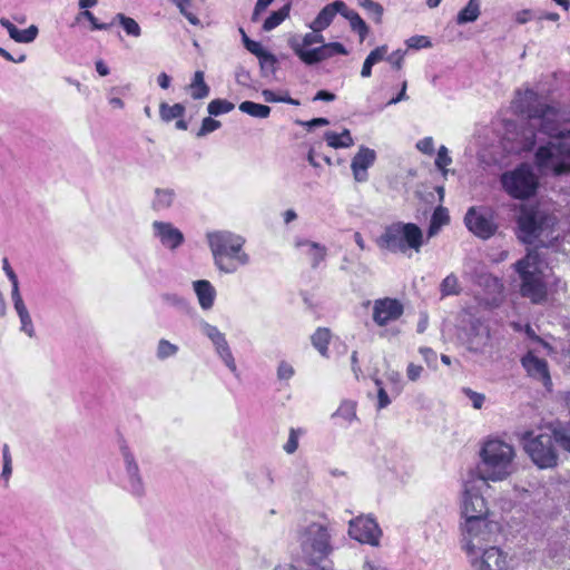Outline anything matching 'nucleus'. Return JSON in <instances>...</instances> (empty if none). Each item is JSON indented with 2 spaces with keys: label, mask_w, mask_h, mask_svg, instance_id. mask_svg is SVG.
Listing matches in <instances>:
<instances>
[{
  "label": "nucleus",
  "mask_w": 570,
  "mask_h": 570,
  "mask_svg": "<svg viewBox=\"0 0 570 570\" xmlns=\"http://www.w3.org/2000/svg\"><path fill=\"white\" fill-rule=\"evenodd\" d=\"M3 272L8 276L9 281L11 282V298L21 295L20 288H19V279L17 274L11 268L9 262L7 258H3Z\"/></svg>",
  "instance_id": "obj_46"
},
{
  "label": "nucleus",
  "mask_w": 570,
  "mask_h": 570,
  "mask_svg": "<svg viewBox=\"0 0 570 570\" xmlns=\"http://www.w3.org/2000/svg\"><path fill=\"white\" fill-rule=\"evenodd\" d=\"M331 537L330 527L320 522H312L301 531V548L309 562H320L331 554L333 551Z\"/></svg>",
  "instance_id": "obj_9"
},
{
  "label": "nucleus",
  "mask_w": 570,
  "mask_h": 570,
  "mask_svg": "<svg viewBox=\"0 0 570 570\" xmlns=\"http://www.w3.org/2000/svg\"><path fill=\"white\" fill-rule=\"evenodd\" d=\"M177 7L179 8L180 13L194 26H198L200 23L199 19L196 14L188 11L187 4L183 3V0H177Z\"/></svg>",
  "instance_id": "obj_58"
},
{
  "label": "nucleus",
  "mask_w": 570,
  "mask_h": 570,
  "mask_svg": "<svg viewBox=\"0 0 570 570\" xmlns=\"http://www.w3.org/2000/svg\"><path fill=\"white\" fill-rule=\"evenodd\" d=\"M185 114V107L181 104L168 105L166 102H161L159 106V115L160 118L169 122L173 119L180 118Z\"/></svg>",
  "instance_id": "obj_39"
},
{
  "label": "nucleus",
  "mask_w": 570,
  "mask_h": 570,
  "mask_svg": "<svg viewBox=\"0 0 570 570\" xmlns=\"http://www.w3.org/2000/svg\"><path fill=\"white\" fill-rule=\"evenodd\" d=\"M458 335L462 344L471 353L485 354L491 348L489 325L469 309L462 313Z\"/></svg>",
  "instance_id": "obj_8"
},
{
  "label": "nucleus",
  "mask_w": 570,
  "mask_h": 570,
  "mask_svg": "<svg viewBox=\"0 0 570 570\" xmlns=\"http://www.w3.org/2000/svg\"><path fill=\"white\" fill-rule=\"evenodd\" d=\"M324 139L332 148H347L354 145V140L348 129H344L337 134L335 131H326Z\"/></svg>",
  "instance_id": "obj_30"
},
{
  "label": "nucleus",
  "mask_w": 570,
  "mask_h": 570,
  "mask_svg": "<svg viewBox=\"0 0 570 570\" xmlns=\"http://www.w3.org/2000/svg\"><path fill=\"white\" fill-rule=\"evenodd\" d=\"M422 372L423 367L421 365L410 363L406 368V376L410 381L415 382L420 379Z\"/></svg>",
  "instance_id": "obj_59"
},
{
  "label": "nucleus",
  "mask_w": 570,
  "mask_h": 570,
  "mask_svg": "<svg viewBox=\"0 0 570 570\" xmlns=\"http://www.w3.org/2000/svg\"><path fill=\"white\" fill-rule=\"evenodd\" d=\"M238 109L242 112L258 119H266L271 115V108L267 105H262L249 100L240 102Z\"/></svg>",
  "instance_id": "obj_33"
},
{
  "label": "nucleus",
  "mask_w": 570,
  "mask_h": 570,
  "mask_svg": "<svg viewBox=\"0 0 570 570\" xmlns=\"http://www.w3.org/2000/svg\"><path fill=\"white\" fill-rule=\"evenodd\" d=\"M294 247L296 249H301L302 254H304L309 259L312 268H317L327 256L326 246L304 237H295Z\"/></svg>",
  "instance_id": "obj_23"
},
{
  "label": "nucleus",
  "mask_w": 570,
  "mask_h": 570,
  "mask_svg": "<svg viewBox=\"0 0 570 570\" xmlns=\"http://www.w3.org/2000/svg\"><path fill=\"white\" fill-rule=\"evenodd\" d=\"M556 443L570 452V424L557 428L544 426L523 435L524 451L540 469H550L558 464Z\"/></svg>",
  "instance_id": "obj_2"
},
{
  "label": "nucleus",
  "mask_w": 570,
  "mask_h": 570,
  "mask_svg": "<svg viewBox=\"0 0 570 570\" xmlns=\"http://www.w3.org/2000/svg\"><path fill=\"white\" fill-rule=\"evenodd\" d=\"M191 97L194 99H203L209 95V87L204 80V72L196 71L190 83Z\"/></svg>",
  "instance_id": "obj_37"
},
{
  "label": "nucleus",
  "mask_w": 570,
  "mask_h": 570,
  "mask_svg": "<svg viewBox=\"0 0 570 570\" xmlns=\"http://www.w3.org/2000/svg\"><path fill=\"white\" fill-rule=\"evenodd\" d=\"M424 244L422 229L413 223L397 222L387 226L377 245L392 253L405 254L409 249L420 253Z\"/></svg>",
  "instance_id": "obj_5"
},
{
  "label": "nucleus",
  "mask_w": 570,
  "mask_h": 570,
  "mask_svg": "<svg viewBox=\"0 0 570 570\" xmlns=\"http://www.w3.org/2000/svg\"><path fill=\"white\" fill-rule=\"evenodd\" d=\"M462 393L472 402L474 409L479 410L483 406L485 396L469 387H463Z\"/></svg>",
  "instance_id": "obj_51"
},
{
  "label": "nucleus",
  "mask_w": 570,
  "mask_h": 570,
  "mask_svg": "<svg viewBox=\"0 0 570 570\" xmlns=\"http://www.w3.org/2000/svg\"><path fill=\"white\" fill-rule=\"evenodd\" d=\"M416 148L426 155L434 153V141L432 137H425L416 142Z\"/></svg>",
  "instance_id": "obj_56"
},
{
  "label": "nucleus",
  "mask_w": 570,
  "mask_h": 570,
  "mask_svg": "<svg viewBox=\"0 0 570 570\" xmlns=\"http://www.w3.org/2000/svg\"><path fill=\"white\" fill-rule=\"evenodd\" d=\"M370 304L372 305V320L380 327L396 322L404 313V305L397 298L382 297L366 303V305Z\"/></svg>",
  "instance_id": "obj_16"
},
{
  "label": "nucleus",
  "mask_w": 570,
  "mask_h": 570,
  "mask_svg": "<svg viewBox=\"0 0 570 570\" xmlns=\"http://www.w3.org/2000/svg\"><path fill=\"white\" fill-rule=\"evenodd\" d=\"M234 108H235V105L225 99H214L207 106L208 114L212 116H219V115L228 114Z\"/></svg>",
  "instance_id": "obj_43"
},
{
  "label": "nucleus",
  "mask_w": 570,
  "mask_h": 570,
  "mask_svg": "<svg viewBox=\"0 0 570 570\" xmlns=\"http://www.w3.org/2000/svg\"><path fill=\"white\" fill-rule=\"evenodd\" d=\"M515 112L527 115L528 127L522 132V149L538 142L537 163L544 170L562 174L570 170V108L559 102H546L532 89L518 90L512 101Z\"/></svg>",
  "instance_id": "obj_1"
},
{
  "label": "nucleus",
  "mask_w": 570,
  "mask_h": 570,
  "mask_svg": "<svg viewBox=\"0 0 570 570\" xmlns=\"http://www.w3.org/2000/svg\"><path fill=\"white\" fill-rule=\"evenodd\" d=\"M463 549L469 557L476 556L494 543L500 533L498 522L488 519L461 522Z\"/></svg>",
  "instance_id": "obj_7"
},
{
  "label": "nucleus",
  "mask_w": 570,
  "mask_h": 570,
  "mask_svg": "<svg viewBox=\"0 0 570 570\" xmlns=\"http://www.w3.org/2000/svg\"><path fill=\"white\" fill-rule=\"evenodd\" d=\"M440 293H441L442 297L450 296V295H459L461 293L459 278L454 273L449 274L441 282Z\"/></svg>",
  "instance_id": "obj_41"
},
{
  "label": "nucleus",
  "mask_w": 570,
  "mask_h": 570,
  "mask_svg": "<svg viewBox=\"0 0 570 570\" xmlns=\"http://www.w3.org/2000/svg\"><path fill=\"white\" fill-rule=\"evenodd\" d=\"M376 159L375 150L361 146L358 151L352 158L351 169L353 177L357 183H365L368 179V168L373 166Z\"/></svg>",
  "instance_id": "obj_22"
},
{
  "label": "nucleus",
  "mask_w": 570,
  "mask_h": 570,
  "mask_svg": "<svg viewBox=\"0 0 570 570\" xmlns=\"http://www.w3.org/2000/svg\"><path fill=\"white\" fill-rule=\"evenodd\" d=\"M276 374L279 381H288L295 375V368L289 362L281 361Z\"/></svg>",
  "instance_id": "obj_49"
},
{
  "label": "nucleus",
  "mask_w": 570,
  "mask_h": 570,
  "mask_svg": "<svg viewBox=\"0 0 570 570\" xmlns=\"http://www.w3.org/2000/svg\"><path fill=\"white\" fill-rule=\"evenodd\" d=\"M550 223L551 218H549L543 212L533 208H524L521 210L518 219V237L523 243L532 244L542 234L543 229L550 225Z\"/></svg>",
  "instance_id": "obj_12"
},
{
  "label": "nucleus",
  "mask_w": 570,
  "mask_h": 570,
  "mask_svg": "<svg viewBox=\"0 0 570 570\" xmlns=\"http://www.w3.org/2000/svg\"><path fill=\"white\" fill-rule=\"evenodd\" d=\"M120 455L124 464L120 480L122 490L136 499L144 498L147 492V485L135 454L127 445L121 444Z\"/></svg>",
  "instance_id": "obj_11"
},
{
  "label": "nucleus",
  "mask_w": 570,
  "mask_h": 570,
  "mask_svg": "<svg viewBox=\"0 0 570 570\" xmlns=\"http://www.w3.org/2000/svg\"><path fill=\"white\" fill-rule=\"evenodd\" d=\"M348 535L361 543L377 547L382 531L374 518L360 515L348 522Z\"/></svg>",
  "instance_id": "obj_15"
},
{
  "label": "nucleus",
  "mask_w": 570,
  "mask_h": 570,
  "mask_svg": "<svg viewBox=\"0 0 570 570\" xmlns=\"http://www.w3.org/2000/svg\"><path fill=\"white\" fill-rule=\"evenodd\" d=\"M177 194L174 188L158 187L154 190L151 208L156 212H164L171 208L176 202Z\"/></svg>",
  "instance_id": "obj_29"
},
{
  "label": "nucleus",
  "mask_w": 570,
  "mask_h": 570,
  "mask_svg": "<svg viewBox=\"0 0 570 570\" xmlns=\"http://www.w3.org/2000/svg\"><path fill=\"white\" fill-rule=\"evenodd\" d=\"M291 3L284 4L279 10L272 12L263 23L264 31H272L277 28L285 19L288 18L291 12Z\"/></svg>",
  "instance_id": "obj_34"
},
{
  "label": "nucleus",
  "mask_w": 570,
  "mask_h": 570,
  "mask_svg": "<svg viewBox=\"0 0 570 570\" xmlns=\"http://www.w3.org/2000/svg\"><path fill=\"white\" fill-rule=\"evenodd\" d=\"M342 16L350 21L352 30L357 32L361 41H363L368 33V27L361 16L356 11L350 9L346 4Z\"/></svg>",
  "instance_id": "obj_31"
},
{
  "label": "nucleus",
  "mask_w": 570,
  "mask_h": 570,
  "mask_svg": "<svg viewBox=\"0 0 570 570\" xmlns=\"http://www.w3.org/2000/svg\"><path fill=\"white\" fill-rule=\"evenodd\" d=\"M274 0H257L254 12L252 16L253 21H257L261 13L266 10V8L273 2Z\"/></svg>",
  "instance_id": "obj_61"
},
{
  "label": "nucleus",
  "mask_w": 570,
  "mask_h": 570,
  "mask_svg": "<svg viewBox=\"0 0 570 570\" xmlns=\"http://www.w3.org/2000/svg\"><path fill=\"white\" fill-rule=\"evenodd\" d=\"M406 46L411 49H423L432 46L426 36H413L406 40Z\"/></svg>",
  "instance_id": "obj_52"
},
{
  "label": "nucleus",
  "mask_w": 570,
  "mask_h": 570,
  "mask_svg": "<svg viewBox=\"0 0 570 570\" xmlns=\"http://www.w3.org/2000/svg\"><path fill=\"white\" fill-rule=\"evenodd\" d=\"M345 10V2L341 0L333 1L326 4L317 14V17L311 22L309 28L313 31L325 30L333 21L334 17L340 13L342 16Z\"/></svg>",
  "instance_id": "obj_25"
},
{
  "label": "nucleus",
  "mask_w": 570,
  "mask_h": 570,
  "mask_svg": "<svg viewBox=\"0 0 570 570\" xmlns=\"http://www.w3.org/2000/svg\"><path fill=\"white\" fill-rule=\"evenodd\" d=\"M404 59V52L401 50L392 52L390 56L386 57V60L395 68L401 69L403 65Z\"/></svg>",
  "instance_id": "obj_60"
},
{
  "label": "nucleus",
  "mask_w": 570,
  "mask_h": 570,
  "mask_svg": "<svg viewBox=\"0 0 570 570\" xmlns=\"http://www.w3.org/2000/svg\"><path fill=\"white\" fill-rule=\"evenodd\" d=\"M2 463L3 464L0 478L3 481V487L8 488L12 475V456L8 444H3L2 446Z\"/></svg>",
  "instance_id": "obj_42"
},
{
  "label": "nucleus",
  "mask_w": 570,
  "mask_h": 570,
  "mask_svg": "<svg viewBox=\"0 0 570 570\" xmlns=\"http://www.w3.org/2000/svg\"><path fill=\"white\" fill-rule=\"evenodd\" d=\"M200 332L212 342L217 356L222 360V362L226 365V367L233 372L237 373V365L232 353L230 346L226 340V335L215 325H212L207 322H202L199 324Z\"/></svg>",
  "instance_id": "obj_17"
},
{
  "label": "nucleus",
  "mask_w": 570,
  "mask_h": 570,
  "mask_svg": "<svg viewBox=\"0 0 570 570\" xmlns=\"http://www.w3.org/2000/svg\"><path fill=\"white\" fill-rule=\"evenodd\" d=\"M37 36L38 28L35 24H31L29 28L24 30L18 29L16 38L13 40L19 43H30L37 38Z\"/></svg>",
  "instance_id": "obj_48"
},
{
  "label": "nucleus",
  "mask_w": 570,
  "mask_h": 570,
  "mask_svg": "<svg viewBox=\"0 0 570 570\" xmlns=\"http://www.w3.org/2000/svg\"><path fill=\"white\" fill-rule=\"evenodd\" d=\"M521 364L530 377L541 382L547 389L551 387L552 381L546 360L538 357L532 351H529L521 358Z\"/></svg>",
  "instance_id": "obj_21"
},
{
  "label": "nucleus",
  "mask_w": 570,
  "mask_h": 570,
  "mask_svg": "<svg viewBox=\"0 0 570 570\" xmlns=\"http://www.w3.org/2000/svg\"><path fill=\"white\" fill-rule=\"evenodd\" d=\"M324 37L321 31H313L304 35L303 37L294 36L288 40V45L295 55L303 61V53L309 52L312 45L323 43Z\"/></svg>",
  "instance_id": "obj_26"
},
{
  "label": "nucleus",
  "mask_w": 570,
  "mask_h": 570,
  "mask_svg": "<svg viewBox=\"0 0 570 570\" xmlns=\"http://www.w3.org/2000/svg\"><path fill=\"white\" fill-rule=\"evenodd\" d=\"M479 456L478 475L484 482L504 481L517 470L515 448L500 438L483 441Z\"/></svg>",
  "instance_id": "obj_3"
},
{
  "label": "nucleus",
  "mask_w": 570,
  "mask_h": 570,
  "mask_svg": "<svg viewBox=\"0 0 570 570\" xmlns=\"http://www.w3.org/2000/svg\"><path fill=\"white\" fill-rule=\"evenodd\" d=\"M333 417H340L345 423L351 424L357 420L356 403L353 401H343Z\"/></svg>",
  "instance_id": "obj_36"
},
{
  "label": "nucleus",
  "mask_w": 570,
  "mask_h": 570,
  "mask_svg": "<svg viewBox=\"0 0 570 570\" xmlns=\"http://www.w3.org/2000/svg\"><path fill=\"white\" fill-rule=\"evenodd\" d=\"M464 223L472 234L483 239L490 238L497 230L493 213L485 207L469 208L464 217Z\"/></svg>",
  "instance_id": "obj_14"
},
{
  "label": "nucleus",
  "mask_w": 570,
  "mask_h": 570,
  "mask_svg": "<svg viewBox=\"0 0 570 570\" xmlns=\"http://www.w3.org/2000/svg\"><path fill=\"white\" fill-rule=\"evenodd\" d=\"M193 288L197 296L199 306L207 311L214 306L216 289L209 281L200 279L193 282Z\"/></svg>",
  "instance_id": "obj_28"
},
{
  "label": "nucleus",
  "mask_w": 570,
  "mask_h": 570,
  "mask_svg": "<svg viewBox=\"0 0 570 570\" xmlns=\"http://www.w3.org/2000/svg\"><path fill=\"white\" fill-rule=\"evenodd\" d=\"M215 267L224 274H234L250 263L245 252V238L229 230H213L206 234Z\"/></svg>",
  "instance_id": "obj_4"
},
{
  "label": "nucleus",
  "mask_w": 570,
  "mask_h": 570,
  "mask_svg": "<svg viewBox=\"0 0 570 570\" xmlns=\"http://www.w3.org/2000/svg\"><path fill=\"white\" fill-rule=\"evenodd\" d=\"M501 184L507 194L515 199H525L537 191L539 181L530 165L522 164L501 176Z\"/></svg>",
  "instance_id": "obj_10"
},
{
  "label": "nucleus",
  "mask_w": 570,
  "mask_h": 570,
  "mask_svg": "<svg viewBox=\"0 0 570 570\" xmlns=\"http://www.w3.org/2000/svg\"><path fill=\"white\" fill-rule=\"evenodd\" d=\"M331 340V332L325 327H320L312 335V344L313 346L321 353L323 356H327L328 352V343Z\"/></svg>",
  "instance_id": "obj_35"
},
{
  "label": "nucleus",
  "mask_w": 570,
  "mask_h": 570,
  "mask_svg": "<svg viewBox=\"0 0 570 570\" xmlns=\"http://www.w3.org/2000/svg\"><path fill=\"white\" fill-rule=\"evenodd\" d=\"M114 21L119 22V24L122 27L124 31L128 36L135 38L141 36V28L135 19L127 17L124 13H117L114 18Z\"/></svg>",
  "instance_id": "obj_38"
},
{
  "label": "nucleus",
  "mask_w": 570,
  "mask_h": 570,
  "mask_svg": "<svg viewBox=\"0 0 570 570\" xmlns=\"http://www.w3.org/2000/svg\"><path fill=\"white\" fill-rule=\"evenodd\" d=\"M81 16L86 18L91 24L92 28L96 30H106L108 29V24L106 23H99L96 19V17L92 14V12L85 10L81 12Z\"/></svg>",
  "instance_id": "obj_62"
},
{
  "label": "nucleus",
  "mask_w": 570,
  "mask_h": 570,
  "mask_svg": "<svg viewBox=\"0 0 570 570\" xmlns=\"http://www.w3.org/2000/svg\"><path fill=\"white\" fill-rule=\"evenodd\" d=\"M153 235L167 249H177L185 240L184 234L171 223L155 220L151 224Z\"/></svg>",
  "instance_id": "obj_20"
},
{
  "label": "nucleus",
  "mask_w": 570,
  "mask_h": 570,
  "mask_svg": "<svg viewBox=\"0 0 570 570\" xmlns=\"http://www.w3.org/2000/svg\"><path fill=\"white\" fill-rule=\"evenodd\" d=\"M246 49L258 58L266 56L262 45L257 41L248 42Z\"/></svg>",
  "instance_id": "obj_64"
},
{
  "label": "nucleus",
  "mask_w": 570,
  "mask_h": 570,
  "mask_svg": "<svg viewBox=\"0 0 570 570\" xmlns=\"http://www.w3.org/2000/svg\"><path fill=\"white\" fill-rule=\"evenodd\" d=\"M303 434L304 431L302 429L292 428L289 430L288 440L283 446L284 451L288 454H293L297 450L299 436Z\"/></svg>",
  "instance_id": "obj_47"
},
{
  "label": "nucleus",
  "mask_w": 570,
  "mask_h": 570,
  "mask_svg": "<svg viewBox=\"0 0 570 570\" xmlns=\"http://www.w3.org/2000/svg\"><path fill=\"white\" fill-rule=\"evenodd\" d=\"M521 278V294L532 303L539 304L547 298V285L543 281L541 262L537 250L528 252L527 256L515 263Z\"/></svg>",
  "instance_id": "obj_6"
},
{
  "label": "nucleus",
  "mask_w": 570,
  "mask_h": 570,
  "mask_svg": "<svg viewBox=\"0 0 570 570\" xmlns=\"http://www.w3.org/2000/svg\"><path fill=\"white\" fill-rule=\"evenodd\" d=\"M481 13V3L480 0H469L466 6L459 11L456 16V22L459 24H465L469 22H474Z\"/></svg>",
  "instance_id": "obj_32"
},
{
  "label": "nucleus",
  "mask_w": 570,
  "mask_h": 570,
  "mask_svg": "<svg viewBox=\"0 0 570 570\" xmlns=\"http://www.w3.org/2000/svg\"><path fill=\"white\" fill-rule=\"evenodd\" d=\"M13 308L19 317L20 331L26 334L29 338L36 336V328L28 311V307L21 295L11 298Z\"/></svg>",
  "instance_id": "obj_27"
},
{
  "label": "nucleus",
  "mask_w": 570,
  "mask_h": 570,
  "mask_svg": "<svg viewBox=\"0 0 570 570\" xmlns=\"http://www.w3.org/2000/svg\"><path fill=\"white\" fill-rule=\"evenodd\" d=\"M262 96L266 102H286L289 105L298 106L299 101L291 98L286 92L285 94H276L271 89H264L262 91Z\"/></svg>",
  "instance_id": "obj_44"
},
{
  "label": "nucleus",
  "mask_w": 570,
  "mask_h": 570,
  "mask_svg": "<svg viewBox=\"0 0 570 570\" xmlns=\"http://www.w3.org/2000/svg\"><path fill=\"white\" fill-rule=\"evenodd\" d=\"M470 559L474 570H509L507 554L494 546H490Z\"/></svg>",
  "instance_id": "obj_19"
},
{
  "label": "nucleus",
  "mask_w": 570,
  "mask_h": 570,
  "mask_svg": "<svg viewBox=\"0 0 570 570\" xmlns=\"http://www.w3.org/2000/svg\"><path fill=\"white\" fill-rule=\"evenodd\" d=\"M337 55H347V50L340 42L322 43V46L311 49L309 52L303 53V62L306 65H315Z\"/></svg>",
  "instance_id": "obj_24"
},
{
  "label": "nucleus",
  "mask_w": 570,
  "mask_h": 570,
  "mask_svg": "<svg viewBox=\"0 0 570 570\" xmlns=\"http://www.w3.org/2000/svg\"><path fill=\"white\" fill-rule=\"evenodd\" d=\"M386 53H387V47L381 46V47H377L376 49L372 50L366 58L375 65V63L384 60L386 58Z\"/></svg>",
  "instance_id": "obj_57"
},
{
  "label": "nucleus",
  "mask_w": 570,
  "mask_h": 570,
  "mask_svg": "<svg viewBox=\"0 0 570 570\" xmlns=\"http://www.w3.org/2000/svg\"><path fill=\"white\" fill-rule=\"evenodd\" d=\"M296 122L301 126L308 128V129H312V128L318 127V126H326L330 124V121L326 118H314L308 121L297 120Z\"/></svg>",
  "instance_id": "obj_63"
},
{
  "label": "nucleus",
  "mask_w": 570,
  "mask_h": 570,
  "mask_svg": "<svg viewBox=\"0 0 570 570\" xmlns=\"http://www.w3.org/2000/svg\"><path fill=\"white\" fill-rule=\"evenodd\" d=\"M358 4L368 11L370 13L376 16V19L380 20L383 13V8L380 3L374 2L372 0H358Z\"/></svg>",
  "instance_id": "obj_53"
},
{
  "label": "nucleus",
  "mask_w": 570,
  "mask_h": 570,
  "mask_svg": "<svg viewBox=\"0 0 570 570\" xmlns=\"http://www.w3.org/2000/svg\"><path fill=\"white\" fill-rule=\"evenodd\" d=\"M462 522L476 521L489 518V508L485 499L471 483H466L461 501Z\"/></svg>",
  "instance_id": "obj_13"
},
{
  "label": "nucleus",
  "mask_w": 570,
  "mask_h": 570,
  "mask_svg": "<svg viewBox=\"0 0 570 570\" xmlns=\"http://www.w3.org/2000/svg\"><path fill=\"white\" fill-rule=\"evenodd\" d=\"M476 284L482 288L475 294V301L480 306L493 308L503 301V284L491 274H481Z\"/></svg>",
  "instance_id": "obj_18"
},
{
  "label": "nucleus",
  "mask_w": 570,
  "mask_h": 570,
  "mask_svg": "<svg viewBox=\"0 0 570 570\" xmlns=\"http://www.w3.org/2000/svg\"><path fill=\"white\" fill-rule=\"evenodd\" d=\"M451 164L452 158L450 157L449 149L445 146H441L438 150L435 166L442 171L443 176H445L448 174V166Z\"/></svg>",
  "instance_id": "obj_45"
},
{
  "label": "nucleus",
  "mask_w": 570,
  "mask_h": 570,
  "mask_svg": "<svg viewBox=\"0 0 570 570\" xmlns=\"http://www.w3.org/2000/svg\"><path fill=\"white\" fill-rule=\"evenodd\" d=\"M449 214H448V209L442 207V206H439L435 208L433 215H432V218L431 220H433L434 223H436L438 225H440L441 227L446 225L449 223Z\"/></svg>",
  "instance_id": "obj_55"
},
{
  "label": "nucleus",
  "mask_w": 570,
  "mask_h": 570,
  "mask_svg": "<svg viewBox=\"0 0 570 570\" xmlns=\"http://www.w3.org/2000/svg\"><path fill=\"white\" fill-rule=\"evenodd\" d=\"M374 382L375 385L377 386V407L379 410H382L391 403V400L385 390L383 389L382 382L379 379H375Z\"/></svg>",
  "instance_id": "obj_54"
},
{
  "label": "nucleus",
  "mask_w": 570,
  "mask_h": 570,
  "mask_svg": "<svg viewBox=\"0 0 570 570\" xmlns=\"http://www.w3.org/2000/svg\"><path fill=\"white\" fill-rule=\"evenodd\" d=\"M220 126H222L220 121H218L212 117H206L202 121V126L197 132V136L198 137L206 136V135L217 130L218 128H220Z\"/></svg>",
  "instance_id": "obj_50"
},
{
  "label": "nucleus",
  "mask_w": 570,
  "mask_h": 570,
  "mask_svg": "<svg viewBox=\"0 0 570 570\" xmlns=\"http://www.w3.org/2000/svg\"><path fill=\"white\" fill-rule=\"evenodd\" d=\"M179 351V346L169 342L166 338H160L157 343L156 347V357L159 361H165L167 358L174 357L177 355Z\"/></svg>",
  "instance_id": "obj_40"
}]
</instances>
